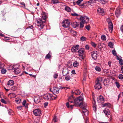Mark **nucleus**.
Masks as SVG:
<instances>
[{"instance_id": "1", "label": "nucleus", "mask_w": 123, "mask_h": 123, "mask_svg": "<svg viewBox=\"0 0 123 123\" xmlns=\"http://www.w3.org/2000/svg\"><path fill=\"white\" fill-rule=\"evenodd\" d=\"M42 16L37 19V25L41 29H43L45 25L44 24L46 21L47 15L45 12H43L41 13ZM41 29L40 30H41Z\"/></svg>"}, {"instance_id": "2", "label": "nucleus", "mask_w": 123, "mask_h": 123, "mask_svg": "<svg viewBox=\"0 0 123 123\" xmlns=\"http://www.w3.org/2000/svg\"><path fill=\"white\" fill-rule=\"evenodd\" d=\"M84 100V98L82 96H80L77 97L74 100V103H75V106H80L82 105Z\"/></svg>"}, {"instance_id": "3", "label": "nucleus", "mask_w": 123, "mask_h": 123, "mask_svg": "<svg viewBox=\"0 0 123 123\" xmlns=\"http://www.w3.org/2000/svg\"><path fill=\"white\" fill-rule=\"evenodd\" d=\"M17 65H13L10 67V70H14V71L15 74H18L20 73V72L19 68L18 67Z\"/></svg>"}, {"instance_id": "4", "label": "nucleus", "mask_w": 123, "mask_h": 123, "mask_svg": "<svg viewBox=\"0 0 123 123\" xmlns=\"http://www.w3.org/2000/svg\"><path fill=\"white\" fill-rule=\"evenodd\" d=\"M62 24L63 27L67 28L69 27L70 23L68 19H66L63 21Z\"/></svg>"}, {"instance_id": "5", "label": "nucleus", "mask_w": 123, "mask_h": 123, "mask_svg": "<svg viewBox=\"0 0 123 123\" xmlns=\"http://www.w3.org/2000/svg\"><path fill=\"white\" fill-rule=\"evenodd\" d=\"M80 21L86 23H88L89 20V18L85 16H81L80 17Z\"/></svg>"}, {"instance_id": "6", "label": "nucleus", "mask_w": 123, "mask_h": 123, "mask_svg": "<svg viewBox=\"0 0 123 123\" xmlns=\"http://www.w3.org/2000/svg\"><path fill=\"white\" fill-rule=\"evenodd\" d=\"M91 55L92 59L94 60L96 59L97 57V52L94 51L91 53Z\"/></svg>"}, {"instance_id": "7", "label": "nucleus", "mask_w": 123, "mask_h": 123, "mask_svg": "<svg viewBox=\"0 0 123 123\" xmlns=\"http://www.w3.org/2000/svg\"><path fill=\"white\" fill-rule=\"evenodd\" d=\"M33 112L34 115L37 116H40L41 114V111L39 109H35L34 110Z\"/></svg>"}, {"instance_id": "8", "label": "nucleus", "mask_w": 123, "mask_h": 123, "mask_svg": "<svg viewBox=\"0 0 123 123\" xmlns=\"http://www.w3.org/2000/svg\"><path fill=\"white\" fill-rule=\"evenodd\" d=\"M109 20V19H107V21L109 25L108 27L109 30L111 32L112 31L113 28V25L111 21H108Z\"/></svg>"}, {"instance_id": "9", "label": "nucleus", "mask_w": 123, "mask_h": 123, "mask_svg": "<svg viewBox=\"0 0 123 123\" xmlns=\"http://www.w3.org/2000/svg\"><path fill=\"white\" fill-rule=\"evenodd\" d=\"M84 50L83 48H81L78 51L79 55L81 56V57L82 59L83 58V55L84 54Z\"/></svg>"}, {"instance_id": "10", "label": "nucleus", "mask_w": 123, "mask_h": 123, "mask_svg": "<svg viewBox=\"0 0 123 123\" xmlns=\"http://www.w3.org/2000/svg\"><path fill=\"white\" fill-rule=\"evenodd\" d=\"M104 98L101 95H100L98 97L97 100L98 102L100 103H102L104 102Z\"/></svg>"}, {"instance_id": "11", "label": "nucleus", "mask_w": 123, "mask_h": 123, "mask_svg": "<svg viewBox=\"0 0 123 123\" xmlns=\"http://www.w3.org/2000/svg\"><path fill=\"white\" fill-rule=\"evenodd\" d=\"M34 101L36 104H38L40 102V98L39 96H35L34 98Z\"/></svg>"}, {"instance_id": "12", "label": "nucleus", "mask_w": 123, "mask_h": 123, "mask_svg": "<svg viewBox=\"0 0 123 123\" xmlns=\"http://www.w3.org/2000/svg\"><path fill=\"white\" fill-rule=\"evenodd\" d=\"M79 45H74L72 48L71 50L73 52H76L79 49Z\"/></svg>"}, {"instance_id": "13", "label": "nucleus", "mask_w": 123, "mask_h": 123, "mask_svg": "<svg viewBox=\"0 0 123 123\" xmlns=\"http://www.w3.org/2000/svg\"><path fill=\"white\" fill-rule=\"evenodd\" d=\"M94 88L95 89L99 90L102 88L101 84L95 83V85L94 86Z\"/></svg>"}, {"instance_id": "14", "label": "nucleus", "mask_w": 123, "mask_h": 123, "mask_svg": "<svg viewBox=\"0 0 123 123\" xmlns=\"http://www.w3.org/2000/svg\"><path fill=\"white\" fill-rule=\"evenodd\" d=\"M43 97L45 99L47 100H50L51 99V94L49 93L45 94L44 96Z\"/></svg>"}, {"instance_id": "15", "label": "nucleus", "mask_w": 123, "mask_h": 123, "mask_svg": "<svg viewBox=\"0 0 123 123\" xmlns=\"http://www.w3.org/2000/svg\"><path fill=\"white\" fill-rule=\"evenodd\" d=\"M62 73L63 75L65 76L68 73V71L67 68H64L63 69Z\"/></svg>"}, {"instance_id": "16", "label": "nucleus", "mask_w": 123, "mask_h": 123, "mask_svg": "<svg viewBox=\"0 0 123 123\" xmlns=\"http://www.w3.org/2000/svg\"><path fill=\"white\" fill-rule=\"evenodd\" d=\"M59 88L54 87H53L52 92L53 93H58L59 92Z\"/></svg>"}, {"instance_id": "17", "label": "nucleus", "mask_w": 123, "mask_h": 123, "mask_svg": "<svg viewBox=\"0 0 123 123\" xmlns=\"http://www.w3.org/2000/svg\"><path fill=\"white\" fill-rule=\"evenodd\" d=\"M81 108L82 109V112L84 114L85 116H87L88 115V111L86 108L84 107Z\"/></svg>"}, {"instance_id": "18", "label": "nucleus", "mask_w": 123, "mask_h": 123, "mask_svg": "<svg viewBox=\"0 0 123 123\" xmlns=\"http://www.w3.org/2000/svg\"><path fill=\"white\" fill-rule=\"evenodd\" d=\"M103 80L102 78L100 77H99L97 78V80L95 81V83L101 84Z\"/></svg>"}, {"instance_id": "19", "label": "nucleus", "mask_w": 123, "mask_h": 123, "mask_svg": "<svg viewBox=\"0 0 123 123\" xmlns=\"http://www.w3.org/2000/svg\"><path fill=\"white\" fill-rule=\"evenodd\" d=\"M72 26L74 28H76L78 26L79 24L76 22H73L71 24Z\"/></svg>"}, {"instance_id": "20", "label": "nucleus", "mask_w": 123, "mask_h": 123, "mask_svg": "<svg viewBox=\"0 0 123 123\" xmlns=\"http://www.w3.org/2000/svg\"><path fill=\"white\" fill-rule=\"evenodd\" d=\"M121 13V12L119 8H117L116 10L115 14L117 17H118Z\"/></svg>"}, {"instance_id": "21", "label": "nucleus", "mask_w": 123, "mask_h": 123, "mask_svg": "<svg viewBox=\"0 0 123 123\" xmlns=\"http://www.w3.org/2000/svg\"><path fill=\"white\" fill-rule=\"evenodd\" d=\"M97 11L99 14H101L104 13V10L102 8H98L97 10Z\"/></svg>"}, {"instance_id": "22", "label": "nucleus", "mask_w": 123, "mask_h": 123, "mask_svg": "<svg viewBox=\"0 0 123 123\" xmlns=\"http://www.w3.org/2000/svg\"><path fill=\"white\" fill-rule=\"evenodd\" d=\"M103 111L105 113L106 115H109L110 114V111L108 109H105Z\"/></svg>"}, {"instance_id": "23", "label": "nucleus", "mask_w": 123, "mask_h": 123, "mask_svg": "<svg viewBox=\"0 0 123 123\" xmlns=\"http://www.w3.org/2000/svg\"><path fill=\"white\" fill-rule=\"evenodd\" d=\"M83 0H78L76 2V3L77 5L79 6H84L83 4H81V3L83 1Z\"/></svg>"}, {"instance_id": "24", "label": "nucleus", "mask_w": 123, "mask_h": 123, "mask_svg": "<svg viewBox=\"0 0 123 123\" xmlns=\"http://www.w3.org/2000/svg\"><path fill=\"white\" fill-rule=\"evenodd\" d=\"M14 82L12 80H10L8 82V85L10 86H12L14 84Z\"/></svg>"}, {"instance_id": "25", "label": "nucleus", "mask_w": 123, "mask_h": 123, "mask_svg": "<svg viewBox=\"0 0 123 123\" xmlns=\"http://www.w3.org/2000/svg\"><path fill=\"white\" fill-rule=\"evenodd\" d=\"M103 83L105 86H107L108 85L109 82L108 80H107L106 79H105L104 80Z\"/></svg>"}, {"instance_id": "26", "label": "nucleus", "mask_w": 123, "mask_h": 123, "mask_svg": "<svg viewBox=\"0 0 123 123\" xmlns=\"http://www.w3.org/2000/svg\"><path fill=\"white\" fill-rule=\"evenodd\" d=\"M74 93L76 95H78L80 94V92L78 90H76L74 91Z\"/></svg>"}, {"instance_id": "27", "label": "nucleus", "mask_w": 123, "mask_h": 123, "mask_svg": "<svg viewBox=\"0 0 123 123\" xmlns=\"http://www.w3.org/2000/svg\"><path fill=\"white\" fill-rule=\"evenodd\" d=\"M103 105V107H104V106H106L107 107H111V105L110 103H105Z\"/></svg>"}, {"instance_id": "28", "label": "nucleus", "mask_w": 123, "mask_h": 123, "mask_svg": "<svg viewBox=\"0 0 123 123\" xmlns=\"http://www.w3.org/2000/svg\"><path fill=\"white\" fill-rule=\"evenodd\" d=\"M51 2L52 3L54 4L59 3L58 0H51Z\"/></svg>"}, {"instance_id": "29", "label": "nucleus", "mask_w": 123, "mask_h": 123, "mask_svg": "<svg viewBox=\"0 0 123 123\" xmlns=\"http://www.w3.org/2000/svg\"><path fill=\"white\" fill-rule=\"evenodd\" d=\"M95 70L97 71L100 72L101 71V68L99 67L96 66L95 68Z\"/></svg>"}, {"instance_id": "30", "label": "nucleus", "mask_w": 123, "mask_h": 123, "mask_svg": "<svg viewBox=\"0 0 123 123\" xmlns=\"http://www.w3.org/2000/svg\"><path fill=\"white\" fill-rule=\"evenodd\" d=\"M65 9L66 11L68 12H70L71 11L70 8L68 6L65 7Z\"/></svg>"}, {"instance_id": "31", "label": "nucleus", "mask_w": 123, "mask_h": 123, "mask_svg": "<svg viewBox=\"0 0 123 123\" xmlns=\"http://www.w3.org/2000/svg\"><path fill=\"white\" fill-rule=\"evenodd\" d=\"M85 23L84 22L82 21H81V22L80 23V28H82L84 26V24Z\"/></svg>"}, {"instance_id": "32", "label": "nucleus", "mask_w": 123, "mask_h": 123, "mask_svg": "<svg viewBox=\"0 0 123 123\" xmlns=\"http://www.w3.org/2000/svg\"><path fill=\"white\" fill-rule=\"evenodd\" d=\"M80 39L81 41L83 42L86 41V37L84 36H82L80 38Z\"/></svg>"}, {"instance_id": "33", "label": "nucleus", "mask_w": 123, "mask_h": 123, "mask_svg": "<svg viewBox=\"0 0 123 123\" xmlns=\"http://www.w3.org/2000/svg\"><path fill=\"white\" fill-rule=\"evenodd\" d=\"M82 105L81 106H82L81 107V108H83V107H85V108H86V107L87 106V105L86 103H85L83 101L82 102Z\"/></svg>"}, {"instance_id": "34", "label": "nucleus", "mask_w": 123, "mask_h": 123, "mask_svg": "<svg viewBox=\"0 0 123 123\" xmlns=\"http://www.w3.org/2000/svg\"><path fill=\"white\" fill-rule=\"evenodd\" d=\"M78 65V63L77 61H75L73 63V66L74 67H76Z\"/></svg>"}, {"instance_id": "35", "label": "nucleus", "mask_w": 123, "mask_h": 123, "mask_svg": "<svg viewBox=\"0 0 123 123\" xmlns=\"http://www.w3.org/2000/svg\"><path fill=\"white\" fill-rule=\"evenodd\" d=\"M16 102L17 103H20L21 101V99L19 98L16 99L15 100Z\"/></svg>"}, {"instance_id": "36", "label": "nucleus", "mask_w": 123, "mask_h": 123, "mask_svg": "<svg viewBox=\"0 0 123 123\" xmlns=\"http://www.w3.org/2000/svg\"><path fill=\"white\" fill-rule=\"evenodd\" d=\"M101 38L102 40L103 41H105L106 40V37L105 35H102L101 37Z\"/></svg>"}, {"instance_id": "37", "label": "nucleus", "mask_w": 123, "mask_h": 123, "mask_svg": "<svg viewBox=\"0 0 123 123\" xmlns=\"http://www.w3.org/2000/svg\"><path fill=\"white\" fill-rule=\"evenodd\" d=\"M50 52H49V53L47 54L45 56V58L48 59L49 58L51 57V56L50 54Z\"/></svg>"}, {"instance_id": "38", "label": "nucleus", "mask_w": 123, "mask_h": 123, "mask_svg": "<svg viewBox=\"0 0 123 123\" xmlns=\"http://www.w3.org/2000/svg\"><path fill=\"white\" fill-rule=\"evenodd\" d=\"M71 78L70 76L67 75L65 77V79L66 80L68 81Z\"/></svg>"}, {"instance_id": "39", "label": "nucleus", "mask_w": 123, "mask_h": 123, "mask_svg": "<svg viewBox=\"0 0 123 123\" xmlns=\"http://www.w3.org/2000/svg\"><path fill=\"white\" fill-rule=\"evenodd\" d=\"M97 0L98 1H99L102 4H105L106 2V1L105 0Z\"/></svg>"}, {"instance_id": "40", "label": "nucleus", "mask_w": 123, "mask_h": 123, "mask_svg": "<svg viewBox=\"0 0 123 123\" xmlns=\"http://www.w3.org/2000/svg\"><path fill=\"white\" fill-rule=\"evenodd\" d=\"M108 46L110 48H112L113 46V44L112 42H110L108 43Z\"/></svg>"}, {"instance_id": "41", "label": "nucleus", "mask_w": 123, "mask_h": 123, "mask_svg": "<svg viewBox=\"0 0 123 123\" xmlns=\"http://www.w3.org/2000/svg\"><path fill=\"white\" fill-rule=\"evenodd\" d=\"M91 44L92 46L94 47H95L96 46V44L94 42H91Z\"/></svg>"}, {"instance_id": "42", "label": "nucleus", "mask_w": 123, "mask_h": 123, "mask_svg": "<svg viewBox=\"0 0 123 123\" xmlns=\"http://www.w3.org/2000/svg\"><path fill=\"white\" fill-rule=\"evenodd\" d=\"M6 71V70L5 69H3L1 70V72L2 74H5Z\"/></svg>"}, {"instance_id": "43", "label": "nucleus", "mask_w": 123, "mask_h": 123, "mask_svg": "<svg viewBox=\"0 0 123 123\" xmlns=\"http://www.w3.org/2000/svg\"><path fill=\"white\" fill-rule=\"evenodd\" d=\"M101 43H99L98 44V48H99V50H101Z\"/></svg>"}, {"instance_id": "44", "label": "nucleus", "mask_w": 123, "mask_h": 123, "mask_svg": "<svg viewBox=\"0 0 123 123\" xmlns=\"http://www.w3.org/2000/svg\"><path fill=\"white\" fill-rule=\"evenodd\" d=\"M0 101L5 104H6L7 103L3 99H1L0 100Z\"/></svg>"}, {"instance_id": "45", "label": "nucleus", "mask_w": 123, "mask_h": 123, "mask_svg": "<svg viewBox=\"0 0 123 123\" xmlns=\"http://www.w3.org/2000/svg\"><path fill=\"white\" fill-rule=\"evenodd\" d=\"M70 99V100H74V98L73 97V96H71L70 97H69L68 99V100H69Z\"/></svg>"}, {"instance_id": "46", "label": "nucleus", "mask_w": 123, "mask_h": 123, "mask_svg": "<svg viewBox=\"0 0 123 123\" xmlns=\"http://www.w3.org/2000/svg\"><path fill=\"white\" fill-rule=\"evenodd\" d=\"M118 78L121 80L123 79V75L122 74H120L118 76Z\"/></svg>"}, {"instance_id": "47", "label": "nucleus", "mask_w": 123, "mask_h": 123, "mask_svg": "<svg viewBox=\"0 0 123 123\" xmlns=\"http://www.w3.org/2000/svg\"><path fill=\"white\" fill-rule=\"evenodd\" d=\"M119 64L122 65H123V60L122 59L120 60L119 61Z\"/></svg>"}, {"instance_id": "48", "label": "nucleus", "mask_w": 123, "mask_h": 123, "mask_svg": "<svg viewBox=\"0 0 123 123\" xmlns=\"http://www.w3.org/2000/svg\"><path fill=\"white\" fill-rule=\"evenodd\" d=\"M112 53L114 55H117V53H116V52L115 50H112Z\"/></svg>"}, {"instance_id": "49", "label": "nucleus", "mask_w": 123, "mask_h": 123, "mask_svg": "<svg viewBox=\"0 0 123 123\" xmlns=\"http://www.w3.org/2000/svg\"><path fill=\"white\" fill-rule=\"evenodd\" d=\"M115 84L117 87L118 88H119L120 87V85H119V83L118 82H115Z\"/></svg>"}, {"instance_id": "50", "label": "nucleus", "mask_w": 123, "mask_h": 123, "mask_svg": "<svg viewBox=\"0 0 123 123\" xmlns=\"http://www.w3.org/2000/svg\"><path fill=\"white\" fill-rule=\"evenodd\" d=\"M71 15L72 16H80V15H78L77 14L75 13H71Z\"/></svg>"}, {"instance_id": "51", "label": "nucleus", "mask_w": 123, "mask_h": 123, "mask_svg": "<svg viewBox=\"0 0 123 123\" xmlns=\"http://www.w3.org/2000/svg\"><path fill=\"white\" fill-rule=\"evenodd\" d=\"M86 28L88 30H89L90 29V25H88L85 26Z\"/></svg>"}, {"instance_id": "52", "label": "nucleus", "mask_w": 123, "mask_h": 123, "mask_svg": "<svg viewBox=\"0 0 123 123\" xmlns=\"http://www.w3.org/2000/svg\"><path fill=\"white\" fill-rule=\"evenodd\" d=\"M93 109L94 111H96V105L94 104V105H93Z\"/></svg>"}, {"instance_id": "53", "label": "nucleus", "mask_w": 123, "mask_h": 123, "mask_svg": "<svg viewBox=\"0 0 123 123\" xmlns=\"http://www.w3.org/2000/svg\"><path fill=\"white\" fill-rule=\"evenodd\" d=\"M58 76V75L57 74H55L53 75V77L55 79H56Z\"/></svg>"}, {"instance_id": "54", "label": "nucleus", "mask_w": 123, "mask_h": 123, "mask_svg": "<svg viewBox=\"0 0 123 123\" xmlns=\"http://www.w3.org/2000/svg\"><path fill=\"white\" fill-rule=\"evenodd\" d=\"M26 103V100H24L22 103V105L24 106H25V104Z\"/></svg>"}, {"instance_id": "55", "label": "nucleus", "mask_w": 123, "mask_h": 123, "mask_svg": "<svg viewBox=\"0 0 123 123\" xmlns=\"http://www.w3.org/2000/svg\"><path fill=\"white\" fill-rule=\"evenodd\" d=\"M85 48L86 49L88 50L89 49V47L88 45H86L85 46Z\"/></svg>"}, {"instance_id": "56", "label": "nucleus", "mask_w": 123, "mask_h": 123, "mask_svg": "<svg viewBox=\"0 0 123 123\" xmlns=\"http://www.w3.org/2000/svg\"><path fill=\"white\" fill-rule=\"evenodd\" d=\"M51 99H55L56 98V96L55 97L53 96V94H51Z\"/></svg>"}, {"instance_id": "57", "label": "nucleus", "mask_w": 123, "mask_h": 123, "mask_svg": "<svg viewBox=\"0 0 123 123\" xmlns=\"http://www.w3.org/2000/svg\"><path fill=\"white\" fill-rule=\"evenodd\" d=\"M88 119V118L86 117L85 120V123H89Z\"/></svg>"}, {"instance_id": "58", "label": "nucleus", "mask_w": 123, "mask_h": 123, "mask_svg": "<svg viewBox=\"0 0 123 123\" xmlns=\"http://www.w3.org/2000/svg\"><path fill=\"white\" fill-rule=\"evenodd\" d=\"M48 103L47 102H45L44 104V107H46L48 105Z\"/></svg>"}, {"instance_id": "59", "label": "nucleus", "mask_w": 123, "mask_h": 123, "mask_svg": "<svg viewBox=\"0 0 123 123\" xmlns=\"http://www.w3.org/2000/svg\"><path fill=\"white\" fill-rule=\"evenodd\" d=\"M70 104L68 102L66 104V105L68 108H69V105Z\"/></svg>"}, {"instance_id": "60", "label": "nucleus", "mask_w": 123, "mask_h": 123, "mask_svg": "<svg viewBox=\"0 0 123 123\" xmlns=\"http://www.w3.org/2000/svg\"><path fill=\"white\" fill-rule=\"evenodd\" d=\"M33 123H38V121L37 119H35Z\"/></svg>"}, {"instance_id": "61", "label": "nucleus", "mask_w": 123, "mask_h": 123, "mask_svg": "<svg viewBox=\"0 0 123 123\" xmlns=\"http://www.w3.org/2000/svg\"><path fill=\"white\" fill-rule=\"evenodd\" d=\"M20 4L21 5H23L24 6V7H24L25 8V4L24 2H23L21 3H20Z\"/></svg>"}, {"instance_id": "62", "label": "nucleus", "mask_w": 123, "mask_h": 123, "mask_svg": "<svg viewBox=\"0 0 123 123\" xmlns=\"http://www.w3.org/2000/svg\"><path fill=\"white\" fill-rule=\"evenodd\" d=\"M111 61H109L108 62V64L110 67L111 66Z\"/></svg>"}, {"instance_id": "63", "label": "nucleus", "mask_w": 123, "mask_h": 123, "mask_svg": "<svg viewBox=\"0 0 123 123\" xmlns=\"http://www.w3.org/2000/svg\"><path fill=\"white\" fill-rule=\"evenodd\" d=\"M120 29L121 31L123 33V25H122Z\"/></svg>"}, {"instance_id": "64", "label": "nucleus", "mask_w": 123, "mask_h": 123, "mask_svg": "<svg viewBox=\"0 0 123 123\" xmlns=\"http://www.w3.org/2000/svg\"><path fill=\"white\" fill-rule=\"evenodd\" d=\"M52 121H53V122H54V123L56 122L57 121L56 120V118H55V117H54Z\"/></svg>"}]
</instances>
